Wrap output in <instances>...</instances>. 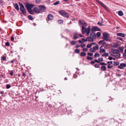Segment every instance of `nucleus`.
<instances>
[{"label":"nucleus","mask_w":126,"mask_h":126,"mask_svg":"<svg viewBox=\"0 0 126 126\" xmlns=\"http://www.w3.org/2000/svg\"><path fill=\"white\" fill-rule=\"evenodd\" d=\"M86 28V27H84L83 26V27L82 29V33L83 34H84L86 32V34L88 35L89 34L91 29L89 26L87 28Z\"/></svg>","instance_id":"f257e3e1"},{"label":"nucleus","mask_w":126,"mask_h":126,"mask_svg":"<svg viewBox=\"0 0 126 126\" xmlns=\"http://www.w3.org/2000/svg\"><path fill=\"white\" fill-rule=\"evenodd\" d=\"M96 34L93 32L91 33L90 34V37H88V38L89 39L90 42H93L96 38Z\"/></svg>","instance_id":"f03ea898"},{"label":"nucleus","mask_w":126,"mask_h":126,"mask_svg":"<svg viewBox=\"0 0 126 126\" xmlns=\"http://www.w3.org/2000/svg\"><path fill=\"white\" fill-rule=\"evenodd\" d=\"M19 4L20 7V11L22 12V14L24 15H26V10L23 4L20 3H19Z\"/></svg>","instance_id":"7ed1b4c3"},{"label":"nucleus","mask_w":126,"mask_h":126,"mask_svg":"<svg viewBox=\"0 0 126 126\" xmlns=\"http://www.w3.org/2000/svg\"><path fill=\"white\" fill-rule=\"evenodd\" d=\"M59 13L63 17L68 18L69 15L64 10H61L59 12Z\"/></svg>","instance_id":"20e7f679"},{"label":"nucleus","mask_w":126,"mask_h":126,"mask_svg":"<svg viewBox=\"0 0 126 126\" xmlns=\"http://www.w3.org/2000/svg\"><path fill=\"white\" fill-rule=\"evenodd\" d=\"M103 39L105 41H110V39H109V35L107 32L104 33L103 34Z\"/></svg>","instance_id":"39448f33"},{"label":"nucleus","mask_w":126,"mask_h":126,"mask_svg":"<svg viewBox=\"0 0 126 126\" xmlns=\"http://www.w3.org/2000/svg\"><path fill=\"white\" fill-rule=\"evenodd\" d=\"M25 7L27 10L31 9L34 6V5L28 2L25 4Z\"/></svg>","instance_id":"423d86ee"},{"label":"nucleus","mask_w":126,"mask_h":126,"mask_svg":"<svg viewBox=\"0 0 126 126\" xmlns=\"http://www.w3.org/2000/svg\"><path fill=\"white\" fill-rule=\"evenodd\" d=\"M79 22L80 25H82V28L83 26L84 27H86L87 26V24L84 20H80L79 21Z\"/></svg>","instance_id":"0eeeda50"},{"label":"nucleus","mask_w":126,"mask_h":126,"mask_svg":"<svg viewBox=\"0 0 126 126\" xmlns=\"http://www.w3.org/2000/svg\"><path fill=\"white\" fill-rule=\"evenodd\" d=\"M46 8L44 5H40V12H44L45 11Z\"/></svg>","instance_id":"6e6552de"},{"label":"nucleus","mask_w":126,"mask_h":126,"mask_svg":"<svg viewBox=\"0 0 126 126\" xmlns=\"http://www.w3.org/2000/svg\"><path fill=\"white\" fill-rule=\"evenodd\" d=\"M126 66V64L124 63H122L120 64V65L118 66V67L121 69H122L124 68Z\"/></svg>","instance_id":"1a4fd4ad"},{"label":"nucleus","mask_w":126,"mask_h":126,"mask_svg":"<svg viewBox=\"0 0 126 126\" xmlns=\"http://www.w3.org/2000/svg\"><path fill=\"white\" fill-rule=\"evenodd\" d=\"M98 44L103 45L102 46H106L107 45V44L104 41V40H101L98 43Z\"/></svg>","instance_id":"9d476101"},{"label":"nucleus","mask_w":126,"mask_h":126,"mask_svg":"<svg viewBox=\"0 0 126 126\" xmlns=\"http://www.w3.org/2000/svg\"><path fill=\"white\" fill-rule=\"evenodd\" d=\"M92 30L94 31H100L101 29L96 26H94L92 27Z\"/></svg>","instance_id":"9b49d317"},{"label":"nucleus","mask_w":126,"mask_h":126,"mask_svg":"<svg viewBox=\"0 0 126 126\" xmlns=\"http://www.w3.org/2000/svg\"><path fill=\"white\" fill-rule=\"evenodd\" d=\"M103 46H101L100 47V50L99 52L101 53H105L106 52L105 50L103 48Z\"/></svg>","instance_id":"f8f14e48"},{"label":"nucleus","mask_w":126,"mask_h":126,"mask_svg":"<svg viewBox=\"0 0 126 126\" xmlns=\"http://www.w3.org/2000/svg\"><path fill=\"white\" fill-rule=\"evenodd\" d=\"M53 16L51 14L48 15L47 16V18L50 20H52L53 19Z\"/></svg>","instance_id":"ddd939ff"},{"label":"nucleus","mask_w":126,"mask_h":126,"mask_svg":"<svg viewBox=\"0 0 126 126\" xmlns=\"http://www.w3.org/2000/svg\"><path fill=\"white\" fill-rule=\"evenodd\" d=\"M73 38V39L75 40H76L79 37L78 34L76 33H75Z\"/></svg>","instance_id":"4468645a"},{"label":"nucleus","mask_w":126,"mask_h":126,"mask_svg":"<svg viewBox=\"0 0 126 126\" xmlns=\"http://www.w3.org/2000/svg\"><path fill=\"white\" fill-rule=\"evenodd\" d=\"M33 11L35 13H39V10L37 7H34L33 9Z\"/></svg>","instance_id":"2eb2a0df"},{"label":"nucleus","mask_w":126,"mask_h":126,"mask_svg":"<svg viewBox=\"0 0 126 126\" xmlns=\"http://www.w3.org/2000/svg\"><path fill=\"white\" fill-rule=\"evenodd\" d=\"M112 53L114 54H118L119 53V51L117 49H114Z\"/></svg>","instance_id":"dca6fc26"},{"label":"nucleus","mask_w":126,"mask_h":126,"mask_svg":"<svg viewBox=\"0 0 126 126\" xmlns=\"http://www.w3.org/2000/svg\"><path fill=\"white\" fill-rule=\"evenodd\" d=\"M117 35L119 36H121L122 37H124L125 36V35L124 34L122 33H117Z\"/></svg>","instance_id":"f3484780"},{"label":"nucleus","mask_w":126,"mask_h":126,"mask_svg":"<svg viewBox=\"0 0 126 126\" xmlns=\"http://www.w3.org/2000/svg\"><path fill=\"white\" fill-rule=\"evenodd\" d=\"M14 7L15 9L17 10L18 11L19 10V6L18 4L17 3H15L14 5Z\"/></svg>","instance_id":"a211bd4d"},{"label":"nucleus","mask_w":126,"mask_h":126,"mask_svg":"<svg viewBox=\"0 0 126 126\" xmlns=\"http://www.w3.org/2000/svg\"><path fill=\"white\" fill-rule=\"evenodd\" d=\"M101 69L104 71H106L107 69L106 67L104 66H102L101 67Z\"/></svg>","instance_id":"6ab92c4d"},{"label":"nucleus","mask_w":126,"mask_h":126,"mask_svg":"<svg viewBox=\"0 0 126 126\" xmlns=\"http://www.w3.org/2000/svg\"><path fill=\"white\" fill-rule=\"evenodd\" d=\"M93 48L95 51L96 50H97L99 48V46L98 45H96V46H94L93 47Z\"/></svg>","instance_id":"aec40b11"},{"label":"nucleus","mask_w":126,"mask_h":126,"mask_svg":"<svg viewBox=\"0 0 126 126\" xmlns=\"http://www.w3.org/2000/svg\"><path fill=\"white\" fill-rule=\"evenodd\" d=\"M118 14L119 16H122L123 15V13L122 11L120 10L118 12Z\"/></svg>","instance_id":"412c9836"},{"label":"nucleus","mask_w":126,"mask_h":126,"mask_svg":"<svg viewBox=\"0 0 126 126\" xmlns=\"http://www.w3.org/2000/svg\"><path fill=\"white\" fill-rule=\"evenodd\" d=\"M81 39L82 40V41H83V42H86L87 41H88L89 42V39L88 38V37H87L86 39H85L84 38H82V39Z\"/></svg>","instance_id":"4be33fe9"},{"label":"nucleus","mask_w":126,"mask_h":126,"mask_svg":"<svg viewBox=\"0 0 126 126\" xmlns=\"http://www.w3.org/2000/svg\"><path fill=\"white\" fill-rule=\"evenodd\" d=\"M86 53L84 52H82L80 53V55L82 56H86Z\"/></svg>","instance_id":"5701e85b"},{"label":"nucleus","mask_w":126,"mask_h":126,"mask_svg":"<svg viewBox=\"0 0 126 126\" xmlns=\"http://www.w3.org/2000/svg\"><path fill=\"white\" fill-rule=\"evenodd\" d=\"M100 55L97 53H95L94 54V57L95 58L97 57H99Z\"/></svg>","instance_id":"b1692460"},{"label":"nucleus","mask_w":126,"mask_h":126,"mask_svg":"<svg viewBox=\"0 0 126 126\" xmlns=\"http://www.w3.org/2000/svg\"><path fill=\"white\" fill-rule=\"evenodd\" d=\"M109 55V54L108 53H104L102 55V56L103 57L105 56V57H107Z\"/></svg>","instance_id":"393cba45"},{"label":"nucleus","mask_w":126,"mask_h":126,"mask_svg":"<svg viewBox=\"0 0 126 126\" xmlns=\"http://www.w3.org/2000/svg\"><path fill=\"white\" fill-rule=\"evenodd\" d=\"M28 11L30 14L32 15H33L34 14V13L33 11L32 10H31V9L28 10Z\"/></svg>","instance_id":"a878e982"},{"label":"nucleus","mask_w":126,"mask_h":126,"mask_svg":"<svg viewBox=\"0 0 126 126\" xmlns=\"http://www.w3.org/2000/svg\"><path fill=\"white\" fill-rule=\"evenodd\" d=\"M113 65L114 66H117L119 64V63L118 62H113Z\"/></svg>","instance_id":"bb28decb"},{"label":"nucleus","mask_w":126,"mask_h":126,"mask_svg":"<svg viewBox=\"0 0 126 126\" xmlns=\"http://www.w3.org/2000/svg\"><path fill=\"white\" fill-rule=\"evenodd\" d=\"M28 18L31 20H32L34 19V18L32 17L31 15H29L28 16Z\"/></svg>","instance_id":"cd10ccee"},{"label":"nucleus","mask_w":126,"mask_h":126,"mask_svg":"<svg viewBox=\"0 0 126 126\" xmlns=\"http://www.w3.org/2000/svg\"><path fill=\"white\" fill-rule=\"evenodd\" d=\"M90 51L92 52H95V50H94L93 48H91L89 50Z\"/></svg>","instance_id":"c85d7f7f"},{"label":"nucleus","mask_w":126,"mask_h":126,"mask_svg":"<svg viewBox=\"0 0 126 126\" xmlns=\"http://www.w3.org/2000/svg\"><path fill=\"white\" fill-rule=\"evenodd\" d=\"M120 50V52H122L123 51V48H124L122 47H119L118 48Z\"/></svg>","instance_id":"c756f323"},{"label":"nucleus","mask_w":126,"mask_h":126,"mask_svg":"<svg viewBox=\"0 0 126 126\" xmlns=\"http://www.w3.org/2000/svg\"><path fill=\"white\" fill-rule=\"evenodd\" d=\"M93 58L92 57L88 56L87 58V59L88 60H93Z\"/></svg>","instance_id":"7c9ffc66"},{"label":"nucleus","mask_w":126,"mask_h":126,"mask_svg":"<svg viewBox=\"0 0 126 126\" xmlns=\"http://www.w3.org/2000/svg\"><path fill=\"white\" fill-rule=\"evenodd\" d=\"M77 42L72 41L71 42V43L72 45H75L76 43Z\"/></svg>","instance_id":"2f4dec72"},{"label":"nucleus","mask_w":126,"mask_h":126,"mask_svg":"<svg viewBox=\"0 0 126 126\" xmlns=\"http://www.w3.org/2000/svg\"><path fill=\"white\" fill-rule=\"evenodd\" d=\"M92 46L91 43L88 44L87 46V48H90Z\"/></svg>","instance_id":"473e14b6"},{"label":"nucleus","mask_w":126,"mask_h":126,"mask_svg":"<svg viewBox=\"0 0 126 126\" xmlns=\"http://www.w3.org/2000/svg\"><path fill=\"white\" fill-rule=\"evenodd\" d=\"M75 51L76 53H79L80 52V50L78 49H76L75 50Z\"/></svg>","instance_id":"72a5a7b5"},{"label":"nucleus","mask_w":126,"mask_h":126,"mask_svg":"<svg viewBox=\"0 0 126 126\" xmlns=\"http://www.w3.org/2000/svg\"><path fill=\"white\" fill-rule=\"evenodd\" d=\"M58 22L59 23L61 24L63 23V20L61 19L59 20H58Z\"/></svg>","instance_id":"f704fd0d"},{"label":"nucleus","mask_w":126,"mask_h":126,"mask_svg":"<svg viewBox=\"0 0 126 126\" xmlns=\"http://www.w3.org/2000/svg\"><path fill=\"white\" fill-rule=\"evenodd\" d=\"M86 46V44H81L80 45V46L82 48H84Z\"/></svg>","instance_id":"c9c22d12"},{"label":"nucleus","mask_w":126,"mask_h":126,"mask_svg":"<svg viewBox=\"0 0 126 126\" xmlns=\"http://www.w3.org/2000/svg\"><path fill=\"white\" fill-rule=\"evenodd\" d=\"M103 22H102V23H101L100 22H99L97 23V24L100 26H103V24L102 23Z\"/></svg>","instance_id":"e433bc0d"},{"label":"nucleus","mask_w":126,"mask_h":126,"mask_svg":"<svg viewBox=\"0 0 126 126\" xmlns=\"http://www.w3.org/2000/svg\"><path fill=\"white\" fill-rule=\"evenodd\" d=\"M99 61H100V62H102L103 61V59L102 58V57H101V58H99L98 59Z\"/></svg>","instance_id":"4c0bfd02"},{"label":"nucleus","mask_w":126,"mask_h":126,"mask_svg":"<svg viewBox=\"0 0 126 126\" xmlns=\"http://www.w3.org/2000/svg\"><path fill=\"white\" fill-rule=\"evenodd\" d=\"M59 2H59V1H56L53 4L54 5H57L58 4H59Z\"/></svg>","instance_id":"58836bf2"},{"label":"nucleus","mask_w":126,"mask_h":126,"mask_svg":"<svg viewBox=\"0 0 126 126\" xmlns=\"http://www.w3.org/2000/svg\"><path fill=\"white\" fill-rule=\"evenodd\" d=\"M100 64L101 65H107V64L106 63H105L104 62L103 63H100Z\"/></svg>","instance_id":"ea45409f"},{"label":"nucleus","mask_w":126,"mask_h":126,"mask_svg":"<svg viewBox=\"0 0 126 126\" xmlns=\"http://www.w3.org/2000/svg\"><path fill=\"white\" fill-rule=\"evenodd\" d=\"M107 64L109 65L112 64V61H108L107 62Z\"/></svg>","instance_id":"a19ab883"},{"label":"nucleus","mask_w":126,"mask_h":126,"mask_svg":"<svg viewBox=\"0 0 126 126\" xmlns=\"http://www.w3.org/2000/svg\"><path fill=\"white\" fill-rule=\"evenodd\" d=\"M99 65L98 64H95L94 65V66L96 68H99Z\"/></svg>","instance_id":"79ce46f5"},{"label":"nucleus","mask_w":126,"mask_h":126,"mask_svg":"<svg viewBox=\"0 0 126 126\" xmlns=\"http://www.w3.org/2000/svg\"><path fill=\"white\" fill-rule=\"evenodd\" d=\"M101 34V33L99 32H97L96 33V35L97 36H100Z\"/></svg>","instance_id":"37998d69"},{"label":"nucleus","mask_w":126,"mask_h":126,"mask_svg":"<svg viewBox=\"0 0 126 126\" xmlns=\"http://www.w3.org/2000/svg\"><path fill=\"white\" fill-rule=\"evenodd\" d=\"M82 50L84 51H86L88 50V49L87 48H83Z\"/></svg>","instance_id":"c03bdc74"},{"label":"nucleus","mask_w":126,"mask_h":126,"mask_svg":"<svg viewBox=\"0 0 126 126\" xmlns=\"http://www.w3.org/2000/svg\"><path fill=\"white\" fill-rule=\"evenodd\" d=\"M113 67V66L112 65H108L107 66V68L109 69H111Z\"/></svg>","instance_id":"a18cd8bd"},{"label":"nucleus","mask_w":126,"mask_h":126,"mask_svg":"<svg viewBox=\"0 0 126 126\" xmlns=\"http://www.w3.org/2000/svg\"><path fill=\"white\" fill-rule=\"evenodd\" d=\"M87 55L89 56H92L93 55V54L92 53L88 52L87 53Z\"/></svg>","instance_id":"49530a36"},{"label":"nucleus","mask_w":126,"mask_h":126,"mask_svg":"<svg viewBox=\"0 0 126 126\" xmlns=\"http://www.w3.org/2000/svg\"><path fill=\"white\" fill-rule=\"evenodd\" d=\"M11 87L10 85L9 84H7L6 85V87L7 89H9Z\"/></svg>","instance_id":"de8ad7c7"},{"label":"nucleus","mask_w":126,"mask_h":126,"mask_svg":"<svg viewBox=\"0 0 126 126\" xmlns=\"http://www.w3.org/2000/svg\"><path fill=\"white\" fill-rule=\"evenodd\" d=\"M1 59L3 61L6 60V57L5 56H3L1 57Z\"/></svg>","instance_id":"09e8293b"},{"label":"nucleus","mask_w":126,"mask_h":126,"mask_svg":"<svg viewBox=\"0 0 126 126\" xmlns=\"http://www.w3.org/2000/svg\"><path fill=\"white\" fill-rule=\"evenodd\" d=\"M102 6L104 8L105 7H106V5L103 3H102L100 5Z\"/></svg>","instance_id":"8fccbe9b"},{"label":"nucleus","mask_w":126,"mask_h":126,"mask_svg":"<svg viewBox=\"0 0 126 126\" xmlns=\"http://www.w3.org/2000/svg\"><path fill=\"white\" fill-rule=\"evenodd\" d=\"M5 45L6 46H9L10 45V44L9 43L7 42L5 44Z\"/></svg>","instance_id":"3c124183"},{"label":"nucleus","mask_w":126,"mask_h":126,"mask_svg":"<svg viewBox=\"0 0 126 126\" xmlns=\"http://www.w3.org/2000/svg\"><path fill=\"white\" fill-rule=\"evenodd\" d=\"M96 1L100 5H101V4L102 3V2L99 1L98 0H96Z\"/></svg>","instance_id":"603ef678"},{"label":"nucleus","mask_w":126,"mask_h":126,"mask_svg":"<svg viewBox=\"0 0 126 126\" xmlns=\"http://www.w3.org/2000/svg\"><path fill=\"white\" fill-rule=\"evenodd\" d=\"M96 1L100 5H101V4L102 3V2L99 1L98 0H96Z\"/></svg>","instance_id":"864d4df0"},{"label":"nucleus","mask_w":126,"mask_h":126,"mask_svg":"<svg viewBox=\"0 0 126 126\" xmlns=\"http://www.w3.org/2000/svg\"><path fill=\"white\" fill-rule=\"evenodd\" d=\"M104 8L105 9L106 11H109V9L106 6V7H105Z\"/></svg>","instance_id":"5fc2aeb1"},{"label":"nucleus","mask_w":126,"mask_h":126,"mask_svg":"<svg viewBox=\"0 0 126 126\" xmlns=\"http://www.w3.org/2000/svg\"><path fill=\"white\" fill-rule=\"evenodd\" d=\"M79 42L80 43H84L82 41V40H79Z\"/></svg>","instance_id":"6e6d98bb"},{"label":"nucleus","mask_w":126,"mask_h":126,"mask_svg":"<svg viewBox=\"0 0 126 126\" xmlns=\"http://www.w3.org/2000/svg\"><path fill=\"white\" fill-rule=\"evenodd\" d=\"M108 59L109 60H111L113 59V58L111 57H109Z\"/></svg>","instance_id":"4d7b16f0"},{"label":"nucleus","mask_w":126,"mask_h":126,"mask_svg":"<svg viewBox=\"0 0 126 126\" xmlns=\"http://www.w3.org/2000/svg\"><path fill=\"white\" fill-rule=\"evenodd\" d=\"M0 94H4V92L2 91H0Z\"/></svg>","instance_id":"13d9d810"},{"label":"nucleus","mask_w":126,"mask_h":126,"mask_svg":"<svg viewBox=\"0 0 126 126\" xmlns=\"http://www.w3.org/2000/svg\"><path fill=\"white\" fill-rule=\"evenodd\" d=\"M22 75L24 77H25L26 76L25 73L24 72H22Z\"/></svg>","instance_id":"bf43d9fd"},{"label":"nucleus","mask_w":126,"mask_h":126,"mask_svg":"<svg viewBox=\"0 0 126 126\" xmlns=\"http://www.w3.org/2000/svg\"><path fill=\"white\" fill-rule=\"evenodd\" d=\"M10 75L11 76H12L13 75V71H11L10 73Z\"/></svg>","instance_id":"052dcab7"},{"label":"nucleus","mask_w":126,"mask_h":126,"mask_svg":"<svg viewBox=\"0 0 126 126\" xmlns=\"http://www.w3.org/2000/svg\"><path fill=\"white\" fill-rule=\"evenodd\" d=\"M91 45L92 46V45H96V43L95 42H93L92 43H91Z\"/></svg>","instance_id":"680f3d73"},{"label":"nucleus","mask_w":126,"mask_h":126,"mask_svg":"<svg viewBox=\"0 0 126 126\" xmlns=\"http://www.w3.org/2000/svg\"><path fill=\"white\" fill-rule=\"evenodd\" d=\"M117 74V76L118 77H120L121 76V75L120 74Z\"/></svg>","instance_id":"e2e57ef3"},{"label":"nucleus","mask_w":126,"mask_h":126,"mask_svg":"<svg viewBox=\"0 0 126 126\" xmlns=\"http://www.w3.org/2000/svg\"><path fill=\"white\" fill-rule=\"evenodd\" d=\"M94 62H96L97 63H99L100 61H98L96 59H95L94 60Z\"/></svg>","instance_id":"0e129e2a"},{"label":"nucleus","mask_w":126,"mask_h":126,"mask_svg":"<svg viewBox=\"0 0 126 126\" xmlns=\"http://www.w3.org/2000/svg\"><path fill=\"white\" fill-rule=\"evenodd\" d=\"M80 45H79L77 44L76 46V47L77 48H78L80 47Z\"/></svg>","instance_id":"69168bd1"},{"label":"nucleus","mask_w":126,"mask_h":126,"mask_svg":"<svg viewBox=\"0 0 126 126\" xmlns=\"http://www.w3.org/2000/svg\"><path fill=\"white\" fill-rule=\"evenodd\" d=\"M36 3H39V0H36Z\"/></svg>","instance_id":"338daca9"},{"label":"nucleus","mask_w":126,"mask_h":126,"mask_svg":"<svg viewBox=\"0 0 126 126\" xmlns=\"http://www.w3.org/2000/svg\"><path fill=\"white\" fill-rule=\"evenodd\" d=\"M14 37L13 36H12L11 38V40L12 41H13L14 39Z\"/></svg>","instance_id":"774afa93"}]
</instances>
